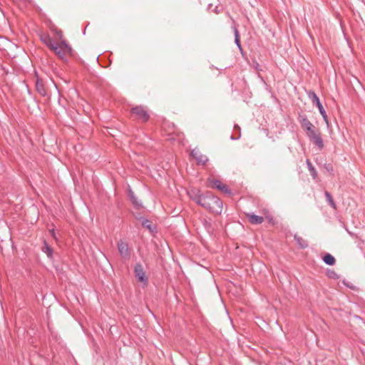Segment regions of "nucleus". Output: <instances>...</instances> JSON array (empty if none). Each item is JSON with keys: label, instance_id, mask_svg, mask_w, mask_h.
Here are the masks:
<instances>
[{"label": "nucleus", "instance_id": "1", "mask_svg": "<svg viewBox=\"0 0 365 365\" xmlns=\"http://www.w3.org/2000/svg\"><path fill=\"white\" fill-rule=\"evenodd\" d=\"M188 195L192 200L210 212L215 215H220L222 213L223 202L212 192H206L202 193L199 190L192 189L188 192Z\"/></svg>", "mask_w": 365, "mask_h": 365}, {"label": "nucleus", "instance_id": "2", "mask_svg": "<svg viewBox=\"0 0 365 365\" xmlns=\"http://www.w3.org/2000/svg\"><path fill=\"white\" fill-rule=\"evenodd\" d=\"M130 115L134 120L140 123H147L150 119V114L146 107L143 106H136L130 109Z\"/></svg>", "mask_w": 365, "mask_h": 365}, {"label": "nucleus", "instance_id": "3", "mask_svg": "<svg viewBox=\"0 0 365 365\" xmlns=\"http://www.w3.org/2000/svg\"><path fill=\"white\" fill-rule=\"evenodd\" d=\"M307 96L311 100L312 103L314 105H316L317 107L319 109V111L320 114L322 115L324 120L326 122L327 124H328V117L327 115L326 111L322 106V104L320 102V100L316 93L313 91H309L307 92Z\"/></svg>", "mask_w": 365, "mask_h": 365}, {"label": "nucleus", "instance_id": "4", "mask_svg": "<svg viewBox=\"0 0 365 365\" xmlns=\"http://www.w3.org/2000/svg\"><path fill=\"white\" fill-rule=\"evenodd\" d=\"M309 140L319 149L324 148V141L322 140L321 133L316 128L312 131L307 133Z\"/></svg>", "mask_w": 365, "mask_h": 365}, {"label": "nucleus", "instance_id": "5", "mask_svg": "<svg viewBox=\"0 0 365 365\" xmlns=\"http://www.w3.org/2000/svg\"><path fill=\"white\" fill-rule=\"evenodd\" d=\"M134 273L138 280L144 284H148V278L145 277L144 269L141 264L138 263L135 265Z\"/></svg>", "mask_w": 365, "mask_h": 365}, {"label": "nucleus", "instance_id": "6", "mask_svg": "<svg viewBox=\"0 0 365 365\" xmlns=\"http://www.w3.org/2000/svg\"><path fill=\"white\" fill-rule=\"evenodd\" d=\"M299 120L302 128L306 131L307 133L315 128V126L309 120L307 115L304 114L299 115Z\"/></svg>", "mask_w": 365, "mask_h": 365}, {"label": "nucleus", "instance_id": "7", "mask_svg": "<svg viewBox=\"0 0 365 365\" xmlns=\"http://www.w3.org/2000/svg\"><path fill=\"white\" fill-rule=\"evenodd\" d=\"M118 250L122 258L125 259H128L130 258V253L128 245L126 242L123 240H120L118 242Z\"/></svg>", "mask_w": 365, "mask_h": 365}, {"label": "nucleus", "instance_id": "8", "mask_svg": "<svg viewBox=\"0 0 365 365\" xmlns=\"http://www.w3.org/2000/svg\"><path fill=\"white\" fill-rule=\"evenodd\" d=\"M250 223L252 225H260L264 222V217L255 215L254 213H246Z\"/></svg>", "mask_w": 365, "mask_h": 365}, {"label": "nucleus", "instance_id": "9", "mask_svg": "<svg viewBox=\"0 0 365 365\" xmlns=\"http://www.w3.org/2000/svg\"><path fill=\"white\" fill-rule=\"evenodd\" d=\"M191 155L196 160L198 165H205L208 161V158L206 155L201 154L199 152L192 150Z\"/></svg>", "mask_w": 365, "mask_h": 365}, {"label": "nucleus", "instance_id": "10", "mask_svg": "<svg viewBox=\"0 0 365 365\" xmlns=\"http://www.w3.org/2000/svg\"><path fill=\"white\" fill-rule=\"evenodd\" d=\"M40 39L51 50L57 44L53 42V39L50 37V36L48 34H41L40 36Z\"/></svg>", "mask_w": 365, "mask_h": 365}, {"label": "nucleus", "instance_id": "11", "mask_svg": "<svg viewBox=\"0 0 365 365\" xmlns=\"http://www.w3.org/2000/svg\"><path fill=\"white\" fill-rule=\"evenodd\" d=\"M51 51H53L55 54L62 60H66V55H69L68 51H66V50L63 48H60L58 44L53 47Z\"/></svg>", "mask_w": 365, "mask_h": 365}, {"label": "nucleus", "instance_id": "12", "mask_svg": "<svg viewBox=\"0 0 365 365\" xmlns=\"http://www.w3.org/2000/svg\"><path fill=\"white\" fill-rule=\"evenodd\" d=\"M36 89L41 96H46L47 95L46 90L42 80L37 78L36 82Z\"/></svg>", "mask_w": 365, "mask_h": 365}, {"label": "nucleus", "instance_id": "13", "mask_svg": "<svg viewBox=\"0 0 365 365\" xmlns=\"http://www.w3.org/2000/svg\"><path fill=\"white\" fill-rule=\"evenodd\" d=\"M294 240L296 241L298 246L302 249H305L308 247V242L307 240H304L302 237L295 235L294 236Z\"/></svg>", "mask_w": 365, "mask_h": 365}, {"label": "nucleus", "instance_id": "14", "mask_svg": "<svg viewBox=\"0 0 365 365\" xmlns=\"http://www.w3.org/2000/svg\"><path fill=\"white\" fill-rule=\"evenodd\" d=\"M60 41H61L60 44H58V46H60V48H63L64 50H66V51H68V54L71 55L72 52H73V49H72L71 46L63 38L60 40Z\"/></svg>", "mask_w": 365, "mask_h": 365}, {"label": "nucleus", "instance_id": "15", "mask_svg": "<svg viewBox=\"0 0 365 365\" xmlns=\"http://www.w3.org/2000/svg\"><path fill=\"white\" fill-rule=\"evenodd\" d=\"M233 31L235 35V43L237 46L240 51H242V48L240 43V33L237 28L235 26H233Z\"/></svg>", "mask_w": 365, "mask_h": 365}, {"label": "nucleus", "instance_id": "16", "mask_svg": "<svg viewBox=\"0 0 365 365\" xmlns=\"http://www.w3.org/2000/svg\"><path fill=\"white\" fill-rule=\"evenodd\" d=\"M323 261L328 265H334L336 262L335 258L329 253H327L323 257Z\"/></svg>", "mask_w": 365, "mask_h": 365}, {"label": "nucleus", "instance_id": "17", "mask_svg": "<svg viewBox=\"0 0 365 365\" xmlns=\"http://www.w3.org/2000/svg\"><path fill=\"white\" fill-rule=\"evenodd\" d=\"M42 251L47 255L48 257L51 259L53 257V249L48 245L46 241H44Z\"/></svg>", "mask_w": 365, "mask_h": 365}, {"label": "nucleus", "instance_id": "18", "mask_svg": "<svg viewBox=\"0 0 365 365\" xmlns=\"http://www.w3.org/2000/svg\"><path fill=\"white\" fill-rule=\"evenodd\" d=\"M128 196L133 205L135 207H141V204L138 201L137 197L135 196L134 192L131 190H128Z\"/></svg>", "mask_w": 365, "mask_h": 365}, {"label": "nucleus", "instance_id": "19", "mask_svg": "<svg viewBox=\"0 0 365 365\" xmlns=\"http://www.w3.org/2000/svg\"><path fill=\"white\" fill-rule=\"evenodd\" d=\"M306 163L308 167V170L311 175L312 176L313 179H316L317 177V172L316 169L314 168V167L313 166L309 160L307 159Z\"/></svg>", "mask_w": 365, "mask_h": 365}, {"label": "nucleus", "instance_id": "20", "mask_svg": "<svg viewBox=\"0 0 365 365\" xmlns=\"http://www.w3.org/2000/svg\"><path fill=\"white\" fill-rule=\"evenodd\" d=\"M142 225L146 227L150 232H154L155 230V227L152 224V222L145 218L142 219Z\"/></svg>", "mask_w": 365, "mask_h": 365}, {"label": "nucleus", "instance_id": "21", "mask_svg": "<svg viewBox=\"0 0 365 365\" xmlns=\"http://www.w3.org/2000/svg\"><path fill=\"white\" fill-rule=\"evenodd\" d=\"M209 185L212 187H215L218 190L220 186L222 184V182L219 180L215 179H208Z\"/></svg>", "mask_w": 365, "mask_h": 365}, {"label": "nucleus", "instance_id": "22", "mask_svg": "<svg viewBox=\"0 0 365 365\" xmlns=\"http://www.w3.org/2000/svg\"><path fill=\"white\" fill-rule=\"evenodd\" d=\"M324 195L326 197V199L328 202V203L329 204V205L333 207V208H336V204L333 200V197L331 196V195L330 194V192H329L328 191H325L324 192Z\"/></svg>", "mask_w": 365, "mask_h": 365}, {"label": "nucleus", "instance_id": "23", "mask_svg": "<svg viewBox=\"0 0 365 365\" xmlns=\"http://www.w3.org/2000/svg\"><path fill=\"white\" fill-rule=\"evenodd\" d=\"M327 275L329 278L334 279H337L339 278L338 274L335 271L331 269L327 270Z\"/></svg>", "mask_w": 365, "mask_h": 365}, {"label": "nucleus", "instance_id": "24", "mask_svg": "<svg viewBox=\"0 0 365 365\" xmlns=\"http://www.w3.org/2000/svg\"><path fill=\"white\" fill-rule=\"evenodd\" d=\"M219 190L222 191V192L224 193H226V194H231V190L229 189V187H227V185L225 184H222L220 187L218 188Z\"/></svg>", "mask_w": 365, "mask_h": 365}, {"label": "nucleus", "instance_id": "25", "mask_svg": "<svg viewBox=\"0 0 365 365\" xmlns=\"http://www.w3.org/2000/svg\"><path fill=\"white\" fill-rule=\"evenodd\" d=\"M324 168L331 174H334V168L332 164L331 163H325L324 164Z\"/></svg>", "mask_w": 365, "mask_h": 365}, {"label": "nucleus", "instance_id": "26", "mask_svg": "<svg viewBox=\"0 0 365 365\" xmlns=\"http://www.w3.org/2000/svg\"><path fill=\"white\" fill-rule=\"evenodd\" d=\"M55 36H56V38L58 40H61L62 38H63V32L60 29L55 30Z\"/></svg>", "mask_w": 365, "mask_h": 365}, {"label": "nucleus", "instance_id": "27", "mask_svg": "<svg viewBox=\"0 0 365 365\" xmlns=\"http://www.w3.org/2000/svg\"><path fill=\"white\" fill-rule=\"evenodd\" d=\"M168 135H175L177 136L179 135V133H177L176 128H175V125H173V124L172 125L171 130L168 133Z\"/></svg>", "mask_w": 365, "mask_h": 365}, {"label": "nucleus", "instance_id": "28", "mask_svg": "<svg viewBox=\"0 0 365 365\" xmlns=\"http://www.w3.org/2000/svg\"><path fill=\"white\" fill-rule=\"evenodd\" d=\"M234 128H235V130H240V126H239L238 125H235Z\"/></svg>", "mask_w": 365, "mask_h": 365}]
</instances>
